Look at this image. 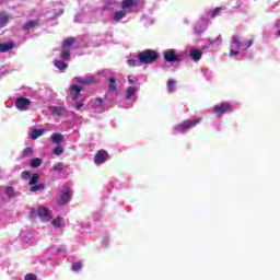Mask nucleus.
<instances>
[{
  "mask_svg": "<svg viewBox=\"0 0 280 280\" xmlns=\"http://www.w3.org/2000/svg\"><path fill=\"white\" fill-rule=\"evenodd\" d=\"M248 47H253V39H249L248 44H244L240 35L232 36L230 45V57L233 58V56H240V49H248Z\"/></svg>",
  "mask_w": 280,
  "mask_h": 280,
  "instance_id": "obj_1",
  "label": "nucleus"
},
{
  "mask_svg": "<svg viewBox=\"0 0 280 280\" xmlns=\"http://www.w3.org/2000/svg\"><path fill=\"white\" fill-rule=\"evenodd\" d=\"M137 58L140 59V62H142V65H152V62H154L159 58V52H156V50L147 49L139 52Z\"/></svg>",
  "mask_w": 280,
  "mask_h": 280,
  "instance_id": "obj_2",
  "label": "nucleus"
},
{
  "mask_svg": "<svg viewBox=\"0 0 280 280\" xmlns=\"http://www.w3.org/2000/svg\"><path fill=\"white\" fill-rule=\"evenodd\" d=\"M200 124V118L192 119V120H185L179 125L174 127V135H178L180 132H187L191 130V128H196Z\"/></svg>",
  "mask_w": 280,
  "mask_h": 280,
  "instance_id": "obj_3",
  "label": "nucleus"
},
{
  "mask_svg": "<svg viewBox=\"0 0 280 280\" xmlns=\"http://www.w3.org/2000/svg\"><path fill=\"white\" fill-rule=\"evenodd\" d=\"M200 124V118L192 119V120H185L179 125L174 127V135H178L180 132H187L191 130V128H196Z\"/></svg>",
  "mask_w": 280,
  "mask_h": 280,
  "instance_id": "obj_4",
  "label": "nucleus"
},
{
  "mask_svg": "<svg viewBox=\"0 0 280 280\" xmlns=\"http://www.w3.org/2000/svg\"><path fill=\"white\" fill-rule=\"evenodd\" d=\"M140 90H141V85L139 84L130 85L126 89L125 100L129 102V106H127V108L132 107V104L137 102V93H139Z\"/></svg>",
  "mask_w": 280,
  "mask_h": 280,
  "instance_id": "obj_5",
  "label": "nucleus"
},
{
  "mask_svg": "<svg viewBox=\"0 0 280 280\" xmlns=\"http://www.w3.org/2000/svg\"><path fill=\"white\" fill-rule=\"evenodd\" d=\"M212 112L218 117H222V115H224L225 113H231V104H229V103H221V104L214 105Z\"/></svg>",
  "mask_w": 280,
  "mask_h": 280,
  "instance_id": "obj_6",
  "label": "nucleus"
},
{
  "mask_svg": "<svg viewBox=\"0 0 280 280\" xmlns=\"http://www.w3.org/2000/svg\"><path fill=\"white\" fill-rule=\"evenodd\" d=\"M107 161H108V152H106V150H100L96 152L94 156L95 165H104V163Z\"/></svg>",
  "mask_w": 280,
  "mask_h": 280,
  "instance_id": "obj_7",
  "label": "nucleus"
},
{
  "mask_svg": "<svg viewBox=\"0 0 280 280\" xmlns=\"http://www.w3.org/2000/svg\"><path fill=\"white\" fill-rule=\"evenodd\" d=\"M32 104V101H30L28 98L25 97H19L15 101V107L18 108V110H27V108H30Z\"/></svg>",
  "mask_w": 280,
  "mask_h": 280,
  "instance_id": "obj_8",
  "label": "nucleus"
},
{
  "mask_svg": "<svg viewBox=\"0 0 280 280\" xmlns=\"http://www.w3.org/2000/svg\"><path fill=\"white\" fill-rule=\"evenodd\" d=\"M38 217L40 218L42 222H49L51 220V214L49 213V208L46 207H38L37 209Z\"/></svg>",
  "mask_w": 280,
  "mask_h": 280,
  "instance_id": "obj_9",
  "label": "nucleus"
},
{
  "mask_svg": "<svg viewBox=\"0 0 280 280\" xmlns=\"http://www.w3.org/2000/svg\"><path fill=\"white\" fill-rule=\"evenodd\" d=\"M207 27H209V22L206 19H201L196 23L194 32L195 34H202Z\"/></svg>",
  "mask_w": 280,
  "mask_h": 280,
  "instance_id": "obj_10",
  "label": "nucleus"
},
{
  "mask_svg": "<svg viewBox=\"0 0 280 280\" xmlns=\"http://www.w3.org/2000/svg\"><path fill=\"white\" fill-rule=\"evenodd\" d=\"M71 196H73V190L66 188L61 194L58 205H60L61 207L67 205L69 200H71Z\"/></svg>",
  "mask_w": 280,
  "mask_h": 280,
  "instance_id": "obj_11",
  "label": "nucleus"
},
{
  "mask_svg": "<svg viewBox=\"0 0 280 280\" xmlns=\"http://www.w3.org/2000/svg\"><path fill=\"white\" fill-rule=\"evenodd\" d=\"M163 56H164V60H166V62H178L180 60L178 58V56H176V50H174V49H168V50L164 51Z\"/></svg>",
  "mask_w": 280,
  "mask_h": 280,
  "instance_id": "obj_12",
  "label": "nucleus"
},
{
  "mask_svg": "<svg viewBox=\"0 0 280 280\" xmlns=\"http://www.w3.org/2000/svg\"><path fill=\"white\" fill-rule=\"evenodd\" d=\"M74 82H78L79 84H91L93 82H96L97 79L95 78V75H86L85 78H80V77H77L74 78L73 80Z\"/></svg>",
  "mask_w": 280,
  "mask_h": 280,
  "instance_id": "obj_13",
  "label": "nucleus"
},
{
  "mask_svg": "<svg viewBox=\"0 0 280 280\" xmlns=\"http://www.w3.org/2000/svg\"><path fill=\"white\" fill-rule=\"evenodd\" d=\"M93 110L96 113H104V100L97 97L92 105Z\"/></svg>",
  "mask_w": 280,
  "mask_h": 280,
  "instance_id": "obj_14",
  "label": "nucleus"
},
{
  "mask_svg": "<svg viewBox=\"0 0 280 280\" xmlns=\"http://www.w3.org/2000/svg\"><path fill=\"white\" fill-rule=\"evenodd\" d=\"M139 3L137 0H122L121 8L126 12H130L129 8H135Z\"/></svg>",
  "mask_w": 280,
  "mask_h": 280,
  "instance_id": "obj_15",
  "label": "nucleus"
},
{
  "mask_svg": "<svg viewBox=\"0 0 280 280\" xmlns=\"http://www.w3.org/2000/svg\"><path fill=\"white\" fill-rule=\"evenodd\" d=\"M10 19H12V16H10V14H8L7 12H0V30L2 27H5V25H8V23H10Z\"/></svg>",
  "mask_w": 280,
  "mask_h": 280,
  "instance_id": "obj_16",
  "label": "nucleus"
},
{
  "mask_svg": "<svg viewBox=\"0 0 280 280\" xmlns=\"http://www.w3.org/2000/svg\"><path fill=\"white\" fill-rule=\"evenodd\" d=\"M80 91H82V88L80 85L70 86V96L72 97V100H78V96L80 95Z\"/></svg>",
  "mask_w": 280,
  "mask_h": 280,
  "instance_id": "obj_17",
  "label": "nucleus"
},
{
  "mask_svg": "<svg viewBox=\"0 0 280 280\" xmlns=\"http://www.w3.org/2000/svg\"><path fill=\"white\" fill-rule=\"evenodd\" d=\"M129 12L130 11H126L122 9L121 11L114 13L113 21L119 22V21H121V19H126V16H127V14H129Z\"/></svg>",
  "mask_w": 280,
  "mask_h": 280,
  "instance_id": "obj_18",
  "label": "nucleus"
},
{
  "mask_svg": "<svg viewBox=\"0 0 280 280\" xmlns=\"http://www.w3.org/2000/svg\"><path fill=\"white\" fill-rule=\"evenodd\" d=\"M108 91H110V93H115L117 95V93H118V91H117V79L109 78V80H108Z\"/></svg>",
  "mask_w": 280,
  "mask_h": 280,
  "instance_id": "obj_19",
  "label": "nucleus"
},
{
  "mask_svg": "<svg viewBox=\"0 0 280 280\" xmlns=\"http://www.w3.org/2000/svg\"><path fill=\"white\" fill-rule=\"evenodd\" d=\"M38 25H39L38 20H31L24 24L23 30L25 31L34 30V27H38Z\"/></svg>",
  "mask_w": 280,
  "mask_h": 280,
  "instance_id": "obj_20",
  "label": "nucleus"
},
{
  "mask_svg": "<svg viewBox=\"0 0 280 280\" xmlns=\"http://www.w3.org/2000/svg\"><path fill=\"white\" fill-rule=\"evenodd\" d=\"M10 49H14V43H3L0 44V54H5V51H10Z\"/></svg>",
  "mask_w": 280,
  "mask_h": 280,
  "instance_id": "obj_21",
  "label": "nucleus"
},
{
  "mask_svg": "<svg viewBox=\"0 0 280 280\" xmlns=\"http://www.w3.org/2000/svg\"><path fill=\"white\" fill-rule=\"evenodd\" d=\"M67 109L65 107H60V106H51L50 107V113H52V115H57L58 117L65 115V112Z\"/></svg>",
  "mask_w": 280,
  "mask_h": 280,
  "instance_id": "obj_22",
  "label": "nucleus"
},
{
  "mask_svg": "<svg viewBox=\"0 0 280 280\" xmlns=\"http://www.w3.org/2000/svg\"><path fill=\"white\" fill-rule=\"evenodd\" d=\"M190 58L192 60H195V62H198V60H200V58H202V51H200L199 49H191Z\"/></svg>",
  "mask_w": 280,
  "mask_h": 280,
  "instance_id": "obj_23",
  "label": "nucleus"
},
{
  "mask_svg": "<svg viewBox=\"0 0 280 280\" xmlns=\"http://www.w3.org/2000/svg\"><path fill=\"white\" fill-rule=\"evenodd\" d=\"M52 143L60 144L65 140V137H62L61 133H52L50 137Z\"/></svg>",
  "mask_w": 280,
  "mask_h": 280,
  "instance_id": "obj_24",
  "label": "nucleus"
},
{
  "mask_svg": "<svg viewBox=\"0 0 280 280\" xmlns=\"http://www.w3.org/2000/svg\"><path fill=\"white\" fill-rule=\"evenodd\" d=\"M210 47H220L222 45V35H219L215 39L209 40Z\"/></svg>",
  "mask_w": 280,
  "mask_h": 280,
  "instance_id": "obj_25",
  "label": "nucleus"
},
{
  "mask_svg": "<svg viewBox=\"0 0 280 280\" xmlns=\"http://www.w3.org/2000/svg\"><path fill=\"white\" fill-rule=\"evenodd\" d=\"M43 135H45V130L43 129H35L32 131L31 133V139H38V137H43Z\"/></svg>",
  "mask_w": 280,
  "mask_h": 280,
  "instance_id": "obj_26",
  "label": "nucleus"
},
{
  "mask_svg": "<svg viewBox=\"0 0 280 280\" xmlns=\"http://www.w3.org/2000/svg\"><path fill=\"white\" fill-rule=\"evenodd\" d=\"M63 223L65 219H62L61 217H57L51 221L52 226H56L57 229H60V226H62Z\"/></svg>",
  "mask_w": 280,
  "mask_h": 280,
  "instance_id": "obj_27",
  "label": "nucleus"
},
{
  "mask_svg": "<svg viewBox=\"0 0 280 280\" xmlns=\"http://www.w3.org/2000/svg\"><path fill=\"white\" fill-rule=\"evenodd\" d=\"M127 65H128L129 67H141L142 62H141V59H140V58H138V59H129V60L127 61Z\"/></svg>",
  "mask_w": 280,
  "mask_h": 280,
  "instance_id": "obj_28",
  "label": "nucleus"
},
{
  "mask_svg": "<svg viewBox=\"0 0 280 280\" xmlns=\"http://www.w3.org/2000/svg\"><path fill=\"white\" fill-rule=\"evenodd\" d=\"M167 86H168V93H174V91H176V80L170 79L167 81Z\"/></svg>",
  "mask_w": 280,
  "mask_h": 280,
  "instance_id": "obj_29",
  "label": "nucleus"
},
{
  "mask_svg": "<svg viewBox=\"0 0 280 280\" xmlns=\"http://www.w3.org/2000/svg\"><path fill=\"white\" fill-rule=\"evenodd\" d=\"M40 165H43V160H40V158H35L31 160V167L36 168L40 167Z\"/></svg>",
  "mask_w": 280,
  "mask_h": 280,
  "instance_id": "obj_30",
  "label": "nucleus"
},
{
  "mask_svg": "<svg viewBox=\"0 0 280 280\" xmlns=\"http://www.w3.org/2000/svg\"><path fill=\"white\" fill-rule=\"evenodd\" d=\"M55 67L60 71H65V69H67V63L62 60H57L55 61Z\"/></svg>",
  "mask_w": 280,
  "mask_h": 280,
  "instance_id": "obj_31",
  "label": "nucleus"
},
{
  "mask_svg": "<svg viewBox=\"0 0 280 280\" xmlns=\"http://www.w3.org/2000/svg\"><path fill=\"white\" fill-rule=\"evenodd\" d=\"M127 82L128 84H131V86H137V84H139V79H137V77L133 75H128L127 77Z\"/></svg>",
  "mask_w": 280,
  "mask_h": 280,
  "instance_id": "obj_32",
  "label": "nucleus"
},
{
  "mask_svg": "<svg viewBox=\"0 0 280 280\" xmlns=\"http://www.w3.org/2000/svg\"><path fill=\"white\" fill-rule=\"evenodd\" d=\"M45 190V184L40 183L31 187L30 191H43Z\"/></svg>",
  "mask_w": 280,
  "mask_h": 280,
  "instance_id": "obj_33",
  "label": "nucleus"
},
{
  "mask_svg": "<svg viewBox=\"0 0 280 280\" xmlns=\"http://www.w3.org/2000/svg\"><path fill=\"white\" fill-rule=\"evenodd\" d=\"M71 270L73 272H78L79 270H82V262L78 261V262L72 264Z\"/></svg>",
  "mask_w": 280,
  "mask_h": 280,
  "instance_id": "obj_34",
  "label": "nucleus"
},
{
  "mask_svg": "<svg viewBox=\"0 0 280 280\" xmlns=\"http://www.w3.org/2000/svg\"><path fill=\"white\" fill-rule=\"evenodd\" d=\"M54 154L56 156H60V154H62V152H65V148H62L61 145H57L55 149H54Z\"/></svg>",
  "mask_w": 280,
  "mask_h": 280,
  "instance_id": "obj_35",
  "label": "nucleus"
},
{
  "mask_svg": "<svg viewBox=\"0 0 280 280\" xmlns=\"http://www.w3.org/2000/svg\"><path fill=\"white\" fill-rule=\"evenodd\" d=\"M5 194L9 198H14V188L12 186L7 187Z\"/></svg>",
  "mask_w": 280,
  "mask_h": 280,
  "instance_id": "obj_36",
  "label": "nucleus"
},
{
  "mask_svg": "<svg viewBox=\"0 0 280 280\" xmlns=\"http://www.w3.org/2000/svg\"><path fill=\"white\" fill-rule=\"evenodd\" d=\"M73 43H75V39L67 38L63 40V47H71V45H73Z\"/></svg>",
  "mask_w": 280,
  "mask_h": 280,
  "instance_id": "obj_37",
  "label": "nucleus"
},
{
  "mask_svg": "<svg viewBox=\"0 0 280 280\" xmlns=\"http://www.w3.org/2000/svg\"><path fill=\"white\" fill-rule=\"evenodd\" d=\"M69 56H71V54L69 52V50L63 49V50L61 51L60 57H61L63 60L69 59Z\"/></svg>",
  "mask_w": 280,
  "mask_h": 280,
  "instance_id": "obj_38",
  "label": "nucleus"
},
{
  "mask_svg": "<svg viewBox=\"0 0 280 280\" xmlns=\"http://www.w3.org/2000/svg\"><path fill=\"white\" fill-rule=\"evenodd\" d=\"M33 152L32 148H26L24 149L23 154L24 156H32Z\"/></svg>",
  "mask_w": 280,
  "mask_h": 280,
  "instance_id": "obj_39",
  "label": "nucleus"
},
{
  "mask_svg": "<svg viewBox=\"0 0 280 280\" xmlns=\"http://www.w3.org/2000/svg\"><path fill=\"white\" fill-rule=\"evenodd\" d=\"M55 172H62L65 170V165L62 163H59L54 166Z\"/></svg>",
  "mask_w": 280,
  "mask_h": 280,
  "instance_id": "obj_40",
  "label": "nucleus"
},
{
  "mask_svg": "<svg viewBox=\"0 0 280 280\" xmlns=\"http://www.w3.org/2000/svg\"><path fill=\"white\" fill-rule=\"evenodd\" d=\"M25 280H38V278L34 273H27Z\"/></svg>",
  "mask_w": 280,
  "mask_h": 280,
  "instance_id": "obj_41",
  "label": "nucleus"
},
{
  "mask_svg": "<svg viewBox=\"0 0 280 280\" xmlns=\"http://www.w3.org/2000/svg\"><path fill=\"white\" fill-rule=\"evenodd\" d=\"M201 72L203 73V77L209 80V75H211V72L209 71V69L203 68V69L201 70Z\"/></svg>",
  "mask_w": 280,
  "mask_h": 280,
  "instance_id": "obj_42",
  "label": "nucleus"
},
{
  "mask_svg": "<svg viewBox=\"0 0 280 280\" xmlns=\"http://www.w3.org/2000/svg\"><path fill=\"white\" fill-rule=\"evenodd\" d=\"M36 183H38V176H32L28 185H36Z\"/></svg>",
  "mask_w": 280,
  "mask_h": 280,
  "instance_id": "obj_43",
  "label": "nucleus"
},
{
  "mask_svg": "<svg viewBox=\"0 0 280 280\" xmlns=\"http://www.w3.org/2000/svg\"><path fill=\"white\" fill-rule=\"evenodd\" d=\"M220 10H222V9L221 8L214 9V11L211 14V19H215L218 16V12H220Z\"/></svg>",
  "mask_w": 280,
  "mask_h": 280,
  "instance_id": "obj_44",
  "label": "nucleus"
},
{
  "mask_svg": "<svg viewBox=\"0 0 280 280\" xmlns=\"http://www.w3.org/2000/svg\"><path fill=\"white\" fill-rule=\"evenodd\" d=\"M98 75H102L103 78H106L108 75V70L98 71Z\"/></svg>",
  "mask_w": 280,
  "mask_h": 280,
  "instance_id": "obj_45",
  "label": "nucleus"
},
{
  "mask_svg": "<svg viewBox=\"0 0 280 280\" xmlns=\"http://www.w3.org/2000/svg\"><path fill=\"white\" fill-rule=\"evenodd\" d=\"M81 23H91V21L86 20V15H81Z\"/></svg>",
  "mask_w": 280,
  "mask_h": 280,
  "instance_id": "obj_46",
  "label": "nucleus"
},
{
  "mask_svg": "<svg viewBox=\"0 0 280 280\" xmlns=\"http://www.w3.org/2000/svg\"><path fill=\"white\" fill-rule=\"evenodd\" d=\"M84 106V104L82 102L77 103L75 104V110H80V108H82Z\"/></svg>",
  "mask_w": 280,
  "mask_h": 280,
  "instance_id": "obj_47",
  "label": "nucleus"
},
{
  "mask_svg": "<svg viewBox=\"0 0 280 280\" xmlns=\"http://www.w3.org/2000/svg\"><path fill=\"white\" fill-rule=\"evenodd\" d=\"M52 12L55 16H60V14H62V10H59V11L54 10Z\"/></svg>",
  "mask_w": 280,
  "mask_h": 280,
  "instance_id": "obj_48",
  "label": "nucleus"
},
{
  "mask_svg": "<svg viewBox=\"0 0 280 280\" xmlns=\"http://www.w3.org/2000/svg\"><path fill=\"white\" fill-rule=\"evenodd\" d=\"M276 30H279L280 28V21H278L275 25Z\"/></svg>",
  "mask_w": 280,
  "mask_h": 280,
  "instance_id": "obj_49",
  "label": "nucleus"
},
{
  "mask_svg": "<svg viewBox=\"0 0 280 280\" xmlns=\"http://www.w3.org/2000/svg\"><path fill=\"white\" fill-rule=\"evenodd\" d=\"M22 176H30V173L24 172Z\"/></svg>",
  "mask_w": 280,
  "mask_h": 280,
  "instance_id": "obj_50",
  "label": "nucleus"
},
{
  "mask_svg": "<svg viewBox=\"0 0 280 280\" xmlns=\"http://www.w3.org/2000/svg\"><path fill=\"white\" fill-rule=\"evenodd\" d=\"M278 36H280V30L277 31Z\"/></svg>",
  "mask_w": 280,
  "mask_h": 280,
  "instance_id": "obj_51",
  "label": "nucleus"
},
{
  "mask_svg": "<svg viewBox=\"0 0 280 280\" xmlns=\"http://www.w3.org/2000/svg\"><path fill=\"white\" fill-rule=\"evenodd\" d=\"M33 176H38V174H33Z\"/></svg>",
  "mask_w": 280,
  "mask_h": 280,
  "instance_id": "obj_52",
  "label": "nucleus"
}]
</instances>
